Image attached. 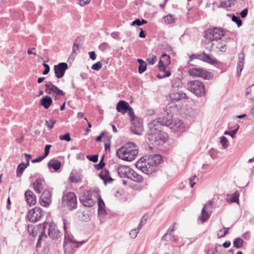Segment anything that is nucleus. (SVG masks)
Returning <instances> with one entry per match:
<instances>
[{
  "label": "nucleus",
  "mask_w": 254,
  "mask_h": 254,
  "mask_svg": "<svg viewBox=\"0 0 254 254\" xmlns=\"http://www.w3.org/2000/svg\"><path fill=\"white\" fill-rule=\"evenodd\" d=\"M37 230L39 232L37 246H40L42 240L46 238L47 235L52 239H56L60 236V231L56 224L53 222L41 224L35 229L36 231Z\"/></svg>",
  "instance_id": "obj_1"
},
{
  "label": "nucleus",
  "mask_w": 254,
  "mask_h": 254,
  "mask_svg": "<svg viewBox=\"0 0 254 254\" xmlns=\"http://www.w3.org/2000/svg\"><path fill=\"white\" fill-rule=\"evenodd\" d=\"M148 127L150 130L148 139L151 143L155 145H159L165 142L168 136L166 132L161 130V127H157L155 124L150 123Z\"/></svg>",
  "instance_id": "obj_2"
},
{
  "label": "nucleus",
  "mask_w": 254,
  "mask_h": 254,
  "mask_svg": "<svg viewBox=\"0 0 254 254\" xmlns=\"http://www.w3.org/2000/svg\"><path fill=\"white\" fill-rule=\"evenodd\" d=\"M138 153L137 147L134 143H128L116 151L117 156L127 161L134 160Z\"/></svg>",
  "instance_id": "obj_3"
},
{
  "label": "nucleus",
  "mask_w": 254,
  "mask_h": 254,
  "mask_svg": "<svg viewBox=\"0 0 254 254\" xmlns=\"http://www.w3.org/2000/svg\"><path fill=\"white\" fill-rule=\"evenodd\" d=\"M145 157L147 158V163L150 165L149 168L146 169L145 166L146 163H141L140 161H137L135 166L144 173L151 174L155 171L156 167L160 164L162 157L159 154L150 155Z\"/></svg>",
  "instance_id": "obj_4"
},
{
  "label": "nucleus",
  "mask_w": 254,
  "mask_h": 254,
  "mask_svg": "<svg viewBox=\"0 0 254 254\" xmlns=\"http://www.w3.org/2000/svg\"><path fill=\"white\" fill-rule=\"evenodd\" d=\"M64 228L65 231L64 249L65 252L71 253L72 251L76 248H78L79 246L85 243L84 241H77L74 239L72 236L69 235L67 231V221L65 219H63Z\"/></svg>",
  "instance_id": "obj_5"
},
{
  "label": "nucleus",
  "mask_w": 254,
  "mask_h": 254,
  "mask_svg": "<svg viewBox=\"0 0 254 254\" xmlns=\"http://www.w3.org/2000/svg\"><path fill=\"white\" fill-rule=\"evenodd\" d=\"M187 88L197 97L204 96L205 94V85L199 80L189 81L187 84Z\"/></svg>",
  "instance_id": "obj_6"
},
{
  "label": "nucleus",
  "mask_w": 254,
  "mask_h": 254,
  "mask_svg": "<svg viewBox=\"0 0 254 254\" xmlns=\"http://www.w3.org/2000/svg\"><path fill=\"white\" fill-rule=\"evenodd\" d=\"M224 35L225 32L222 28L215 27L206 30L204 37L210 41H214L220 39Z\"/></svg>",
  "instance_id": "obj_7"
},
{
  "label": "nucleus",
  "mask_w": 254,
  "mask_h": 254,
  "mask_svg": "<svg viewBox=\"0 0 254 254\" xmlns=\"http://www.w3.org/2000/svg\"><path fill=\"white\" fill-rule=\"evenodd\" d=\"M97 194H98V192L95 191H86L80 195L79 197L80 201L83 205L87 207H92L95 202L92 197L93 196L97 197Z\"/></svg>",
  "instance_id": "obj_8"
},
{
  "label": "nucleus",
  "mask_w": 254,
  "mask_h": 254,
  "mask_svg": "<svg viewBox=\"0 0 254 254\" xmlns=\"http://www.w3.org/2000/svg\"><path fill=\"white\" fill-rule=\"evenodd\" d=\"M63 203L68 209L75 208L77 205V198L73 192H68L63 196Z\"/></svg>",
  "instance_id": "obj_9"
},
{
  "label": "nucleus",
  "mask_w": 254,
  "mask_h": 254,
  "mask_svg": "<svg viewBox=\"0 0 254 254\" xmlns=\"http://www.w3.org/2000/svg\"><path fill=\"white\" fill-rule=\"evenodd\" d=\"M45 91L47 94L53 95L55 100H58L60 97L64 96L65 94L63 90L60 89L51 81H49L45 84Z\"/></svg>",
  "instance_id": "obj_10"
},
{
  "label": "nucleus",
  "mask_w": 254,
  "mask_h": 254,
  "mask_svg": "<svg viewBox=\"0 0 254 254\" xmlns=\"http://www.w3.org/2000/svg\"><path fill=\"white\" fill-rule=\"evenodd\" d=\"M189 73L191 76L202 77L205 79H210L211 77L210 73L201 68H190L189 71Z\"/></svg>",
  "instance_id": "obj_11"
},
{
  "label": "nucleus",
  "mask_w": 254,
  "mask_h": 254,
  "mask_svg": "<svg viewBox=\"0 0 254 254\" xmlns=\"http://www.w3.org/2000/svg\"><path fill=\"white\" fill-rule=\"evenodd\" d=\"M43 215V212L41 208L35 207L29 210L27 218L30 221L32 222L39 220Z\"/></svg>",
  "instance_id": "obj_12"
},
{
  "label": "nucleus",
  "mask_w": 254,
  "mask_h": 254,
  "mask_svg": "<svg viewBox=\"0 0 254 254\" xmlns=\"http://www.w3.org/2000/svg\"><path fill=\"white\" fill-rule=\"evenodd\" d=\"M172 119V115L167 113L164 117L153 120L150 123L154 124L157 127L161 128L162 126H170L173 122Z\"/></svg>",
  "instance_id": "obj_13"
},
{
  "label": "nucleus",
  "mask_w": 254,
  "mask_h": 254,
  "mask_svg": "<svg viewBox=\"0 0 254 254\" xmlns=\"http://www.w3.org/2000/svg\"><path fill=\"white\" fill-rule=\"evenodd\" d=\"M131 121L130 129L132 132L136 134H140L143 131L142 122L139 118H133Z\"/></svg>",
  "instance_id": "obj_14"
},
{
  "label": "nucleus",
  "mask_w": 254,
  "mask_h": 254,
  "mask_svg": "<svg viewBox=\"0 0 254 254\" xmlns=\"http://www.w3.org/2000/svg\"><path fill=\"white\" fill-rule=\"evenodd\" d=\"M190 58V61L192 60L193 59H197L209 64H215L216 63V59L215 58L211 55L206 54L204 52L198 54L197 56L192 55Z\"/></svg>",
  "instance_id": "obj_15"
},
{
  "label": "nucleus",
  "mask_w": 254,
  "mask_h": 254,
  "mask_svg": "<svg viewBox=\"0 0 254 254\" xmlns=\"http://www.w3.org/2000/svg\"><path fill=\"white\" fill-rule=\"evenodd\" d=\"M68 68L67 64L65 63H60L54 67L55 76L58 78H61L64 75L66 70Z\"/></svg>",
  "instance_id": "obj_16"
},
{
  "label": "nucleus",
  "mask_w": 254,
  "mask_h": 254,
  "mask_svg": "<svg viewBox=\"0 0 254 254\" xmlns=\"http://www.w3.org/2000/svg\"><path fill=\"white\" fill-rule=\"evenodd\" d=\"M170 126L171 129L174 132L181 133L184 132L186 127L183 122L179 119H175L172 122Z\"/></svg>",
  "instance_id": "obj_17"
},
{
  "label": "nucleus",
  "mask_w": 254,
  "mask_h": 254,
  "mask_svg": "<svg viewBox=\"0 0 254 254\" xmlns=\"http://www.w3.org/2000/svg\"><path fill=\"white\" fill-rule=\"evenodd\" d=\"M41 204L45 207L48 206L51 203V194L48 190L43 191L41 195Z\"/></svg>",
  "instance_id": "obj_18"
},
{
  "label": "nucleus",
  "mask_w": 254,
  "mask_h": 254,
  "mask_svg": "<svg viewBox=\"0 0 254 254\" xmlns=\"http://www.w3.org/2000/svg\"><path fill=\"white\" fill-rule=\"evenodd\" d=\"M25 198L27 204L30 205H34L36 203V197L31 190H27L25 191Z\"/></svg>",
  "instance_id": "obj_19"
},
{
  "label": "nucleus",
  "mask_w": 254,
  "mask_h": 254,
  "mask_svg": "<svg viewBox=\"0 0 254 254\" xmlns=\"http://www.w3.org/2000/svg\"><path fill=\"white\" fill-rule=\"evenodd\" d=\"M212 203L210 201L208 202V203H206L204 205L201 210V215L199 217L200 220L202 222V223H204L209 218L210 214L208 212L206 211V209H207L208 207H210Z\"/></svg>",
  "instance_id": "obj_20"
},
{
  "label": "nucleus",
  "mask_w": 254,
  "mask_h": 254,
  "mask_svg": "<svg viewBox=\"0 0 254 254\" xmlns=\"http://www.w3.org/2000/svg\"><path fill=\"white\" fill-rule=\"evenodd\" d=\"M131 170V169L127 166L121 165L118 168V173L120 177L128 178Z\"/></svg>",
  "instance_id": "obj_21"
},
{
  "label": "nucleus",
  "mask_w": 254,
  "mask_h": 254,
  "mask_svg": "<svg viewBox=\"0 0 254 254\" xmlns=\"http://www.w3.org/2000/svg\"><path fill=\"white\" fill-rule=\"evenodd\" d=\"M128 104L125 101H120L116 106L117 110L118 112L125 114L127 111V109L129 107Z\"/></svg>",
  "instance_id": "obj_22"
},
{
  "label": "nucleus",
  "mask_w": 254,
  "mask_h": 254,
  "mask_svg": "<svg viewBox=\"0 0 254 254\" xmlns=\"http://www.w3.org/2000/svg\"><path fill=\"white\" fill-rule=\"evenodd\" d=\"M45 181L43 180H37L33 184V186L35 191L38 193H41L44 190Z\"/></svg>",
  "instance_id": "obj_23"
},
{
  "label": "nucleus",
  "mask_w": 254,
  "mask_h": 254,
  "mask_svg": "<svg viewBox=\"0 0 254 254\" xmlns=\"http://www.w3.org/2000/svg\"><path fill=\"white\" fill-rule=\"evenodd\" d=\"M158 68L160 71H163L164 73L163 74H158L157 77L159 79H162L163 78H165L167 77H169L171 75V72L169 71L165 70V66L163 63L162 60H160L158 63Z\"/></svg>",
  "instance_id": "obj_24"
},
{
  "label": "nucleus",
  "mask_w": 254,
  "mask_h": 254,
  "mask_svg": "<svg viewBox=\"0 0 254 254\" xmlns=\"http://www.w3.org/2000/svg\"><path fill=\"white\" fill-rule=\"evenodd\" d=\"M128 179H129L137 183H141L143 181V177L132 169L130 172V173L129 174Z\"/></svg>",
  "instance_id": "obj_25"
},
{
  "label": "nucleus",
  "mask_w": 254,
  "mask_h": 254,
  "mask_svg": "<svg viewBox=\"0 0 254 254\" xmlns=\"http://www.w3.org/2000/svg\"><path fill=\"white\" fill-rule=\"evenodd\" d=\"M97 202L98 205V214L105 215L106 214V210L105 209V203L99 194H97Z\"/></svg>",
  "instance_id": "obj_26"
},
{
  "label": "nucleus",
  "mask_w": 254,
  "mask_h": 254,
  "mask_svg": "<svg viewBox=\"0 0 254 254\" xmlns=\"http://www.w3.org/2000/svg\"><path fill=\"white\" fill-rule=\"evenodd\" d=\"M61 162L55 159L50 160L48 163V166L49 168H53L55 171H57L61 167Z\"/></svg>",
  "instance_id": "obj_27"
},
{
  "label": "nucleus",
  "mask_w": 254,
  "mask_h": 254,
  "mask_svg": "<svg viewBox=\"0 0 254 254\" xmlns=\"http://www.w3.org/2000/svg\"><path fill=\"white\" fill-rule=\"evenodd\" d=\"M100 178L103 180L105 183H110L113 181V179L110 176V173L107 170H103L99 174Z\"/></svg>",
  "instance_id": "obj_28"
},
{
  "label": "nucleus",
  "mask_w": 254,
  "mask_h": 254,
  "mask_svg": "<svg viewBox=\"0 0 254 254\" xmlns=\"http://www.w3.org/2000/svg\"><path fill=\"white\" fill-rule=\"evenodd\" d=\"M186 97V93L182 91L174 93L171 95V99L172 102H176L185 98Z\"/></svg>",
  "instance_id": "obj_29"
},
{
  "label": "nucleus",
  "mask_w": 254,
  "mask_h": 254,
  "mask_svg": "<svg viewBox=\"0 0 254 254\" xmlns=\"http://www.w3.org/2000/svg\"><path fill=\"white\" fill-rule=\"evenodd\" d=\"M29 161L27 160L26 163L21 162L17 166L16 169V176L20 177L23 174L25 169L29 166Z\"/></svg>",
  "instance_id": "obj_30"
},
{
  "label": "nucleus",
  "mask_w": 254,
  "mask_h": 254,
  "mask_svg": "<svg viewBox=\"0 0 254 254\" xmlns=\"http://www.w3.org/2000/svg\"><path fill=\"white\" fill-rule=\"evenodd\" d=\"M52 99L49 96L43 97L40 100V104L43 106L45 109H48L52 103Z\"/></svg>",
  "instance_id": "obj_31"
},
{
  "label": "nucleus",
  "mask_w": 254,
  "mask_h": 254,
  "mask_svg": "<svg viewBox=\"0 0 254 254\" xmlns=\"http://www.w3.org/2000/svg\"><path fill=\"white\" fill-rule=\"evenodd\" d=\"M246 96L250 100L254 99V84H252L247 88Z\"/></svg>",
  "instance_id": "obj_32"
},
{
  "label": "nucleus",
  "mask_w": 254,
  "mask_h": 254,
  "mask_svg": "<svg viewBox=\"0 0 254 254\" xmlns=\"http://www.w3.org/2000/svg\"><path fill=\"white\" fill-rule=\"evenodd\" d=\"M69 180L72 183H78L81 182V177L79 175H75L73 173L70 174Z\"/></svg>",
  "instance_id": "obj_33"
},
{
  "label": "nucleus",
  "mask_w": 254,
  "mask_h": 254,
  "mask_svg": "<svg viewBox=\"0 0 254 254\" xmlns=\"http://www.w3.org/2000/svg\"><path fill=\"white\" fill-rule=\"evenodd\" d=\"M239 193L237 191H236L234 193L231 195L227 194V196H229L227 199L231 202H239Z\"/></svg>",
  "instance_id": "obj_34"
},
{
  "label": "nucleus",
  "mask_w": 254,
  "mask_h": 254,
  "mask_svg": "<svg viewBox=\"0 0 254 254\" xmlns=\"http://www.w3.org/2000/svg\"><path fill=\"white\" fill-rule=\"evenodd\" d=\"M243 243L244 241L241 238H237L235 239L234 241V247L237 249H240L241 247H242Z\"/></svg>",
  "instance_id": "obj_35"
},
{
  "label": "nucleus",
  "mask_w": 254,
  "mask_h": 254,
  "mask_svg": "<svg viewBox=\"0 0 254 254\" xmlns=\"http://www.w3.org/2000/svg\"><path fill=\"white\" fill-rule=\"evenodd\" d=\"M157 61V57L153 54H150L147 60L149 64L152 65L155 64Z\"/></svg>",
  "instance_id": "obj_36"
},
{
  "label": "nucleus",
  "mask_w": 254,
  "mask_h": 254,
  "mask_svg": "<svg viewBox=\"0 0 254 254\" xmlns=\"http://www.w3.org/2000/svg\"><path fill=\"white\" fill-rule=\"evenodd\" d=\"M164 20L165 22L170 24L174 22L175 18L173 15L171 14H168L164 17Z\"/></svg>",
  "instance_id": "obj_37"
},
{
  "label": "nucleus",
  "mask_w": 254,
  "mask_h": 254,
  "mask_svg": "<svg viewBox=\"0 0 254 254\" xmlns=\"http://www.w3.org/2000/svg\"><path fill=\"white\" fill-rule=\"evenodd\" d=\"M216 48L219 51L224 52H225L227 49V46L222 42H219L216 46Z\"/></svg>",
  "instance_id": "obj_38"
},
{
  "label": "nucleus",
  "mask_w": 254,
  "mask_h": 254,
  "mask_svg": "<svg viewBox=\"0 0 254 254\" xmlns=\"http://www.w3.org/2000/svg\"><path fill=\"white\" fill-rule=\"evenodd\" d=\"M220 143L224 149H226L228 147V141L227 138L225 136H222L220 138Z\"/></svg>",
  "instance_id": "obj_39"
},
{
  "label": "nucleus",
  "mask_w": 254,
  "mask_h": 254,
  "mask_svg": "<svg viewBox=\"0 0 254 254\" xmlns=\"http://www.w3.org/2000/svg\"><path fill=\"white\" fill-rule=\"evenodd\" d=\"M232 0H223L220 2V5L222 7L227 8L230 7L232 4Z\"/></svg>",
  "instance_id": "obj_40"
},
{
  "label": "nucleus",
  "mask_w": 254,
  "mask_h": 254,
  "mask_svg": "<svg viewBox=\"0 0 254 254\" xmlns=\"http://www.w3.org/2000/svg\"><path fill=\"white\" fill-rule=\"evenodd\" d=\"M223 229H225V231H224L223 234H221V232L223 231L222 229L218 231V233H217V237L219 238H221L224 237L226 235H227L228 234V233H229V228L224 227Z\"/></svg>",
  "instance_id": "obj_41"
},
{
  "label": "nucleus",
  "mask_w": 254,
  "mask_h": 254,
  "mask_svg": "<svg viewBox=\"0 0 254 254\" xmlns=\"http://www.w3.org/2000/svg\"><path fill=\"white\" fill-rule=\"evenodd\" d=\"M56 123L55 120H49L45 121V125L50 129L54 127L55 124Z\"/></svg>",
  "instance_id": "obj_42"
},
{
  "label": "nucleus",
  "mask_w": 254,
  "mask_h": 254,
  "mask_svg": "<svg viewBox=\"0 0 254 254\" xmlns=\"http://www.w3.org/2000/svg\"><path fill=\"white\" fill-rule=\"evenodd\" d=\"M232 20L236 23L238 27H240L242 24V20L238 16H236L235 15H233L232 17Z\"/></svg>",
  "instance_id": "obj_43"
},
{
  "label": "nucleus",
  "mask_w": 254,
  "mask_h": 254,
  "mask_svg": "<svg viewBox=\"0 0 254 254\" xmlns=\"http://www.w3.org/2000/svg\"><path fill=\"white\" fill-rule=\"evenodd\" d=\"M99 48L101 51L104 52L109 49L110 46L107 43L103 42L99 46Z\"/></svg>",
  "instance_id": "obj_44"
},
{
  "label": "nucleus",
  "mask_w": 254,
  "mask_h": 254,
  "mask_svg": "<svg viewBox=\"0 0 254 254\" xmlns=\"http://www.w3.org/2000/svg\"><path fill=\"white\" fill-rule=\"evenodd\" d=\"M239 126H238L237 128L235 129H234L231 131H225L224 132V134L225 135H230L232 138H234L235 137V134L237 133V132L238 131V129H239Z\"/></svg>",
  "instance_id": "obj_45"
},
{
  "label": "nucleus",
  "mask_w": 254,
  "mask_h": 254,
  "mask_svg": "<svg viewBox=\"0 0 254 254\" xmlns=\"http://www.w3.org/2000/svg\"><path fill=\"white\" fill-rule=\"evenodd\" d=\"M59 138L61 140H66V141H70L71 140V138L70 136L69 133H66L65 134L63 135H60Z\"/></svg>",
  "instance_id": "obj_46"
},
{
  "label": "nucleus",
  "mask_w": 254,
  "mask_h": 254,
  "mask_svg": "<svg viewBox=\"0 0 254 254\" xmlns=\"http://www.w3.org/2000/svg\"><path fill=\"white\" fill-rule=\"evenodd\" d=\"M102 64L98 62L93 64L91 66V68L94 70H99L102 68Z\"/></svg>",
  "instance_id": "obj_47"
},
{
  "label": "nucleus",
  "mask_w": 254,
  "mask_h": 254,
  "mask_svg": "<svg viewBox=\"0 0 254 254\" xmlns=\"http://www.w3.org/2000/svg\"><path fill=\"white\" fill-rule=\"evenodd\" d=\"M244 63L238 62L237 63V75L240 76L243 69Z\"/></svg>",
  "instance_id": "obj_48"
},
{
  "label": "nucleus",
  "mask_w": 254,
  "mask_h": 254,
  "mask_svg": "<svg viewBox=\"0 0 254 254\" xmlns=\"http://www.w3.org/2000/svg\"><path fill=\"white\" fill-rule=\"evenodd\" d=\"M128 115L130 118V121L133 118H138V117H135L134 115V112L133 109L131 107L129 106L128 109H127V111Z\"/></svg>",
  "instance_id": "obj_49"
},
{
  "label": "nucleus",
  "mask_w": 254,
  "mask_h": 254,
  "mask_svg": "<svg viewBox=\"0 0 254 254\" xmlns=\"http://www.w3.org/2000/svg\"><path fill=\"white\" fill-rule=\"evenodd\" d=\"M105 165V163L103 162V157H102V159L100 160V162L98 164L94 165V167L97 170L101 169Z\"/></svg>",
  "instance_id": "obj_50"
},
{
  "label": "nucleus",
  "mask_w": 254,
  "mask_h": 254,
  "mask_svg": "<svg viewBox=\"0 0 254 254\" xmlns=\"http://www.w3.org/2000/svg\"><path fill=\"white\" fill-rule=\"evenodd\" d=\"M138 230L134 229L130 231V232H129V235L132 238L134 239L137 237V235L138 234Z\"/></svg>",
  "instance_id": "obj_51"
},
{
  "label": "nucleus",
  "mask_w": 254,
  "mask_h": 254,
  "mask_svg": "<svg viewBox=\"0 0 254 254\" xmlns=\"http://www.w3.org/2000/svg\"><path fill=\"white\" fill-rule=\"evenodd\" d=\"M146 69V64L143 63V64H141L139 65L138 66V72L139 73H142L144 71H145Z\"/></svg>",
  "instance_id": "obj_52"
},
{
  "label": "nucleus",
  "mask_w": 254,
  "mask_h": 254,
  "mask_svg": "<svg viewBox=\"0 0 254 254\" xmlns=\"http://www.w3.org/2000/svg\"><path fill=\"white\" fill-rule=\"evenodd\" d=\"M198 179L196 176H194L190 179V184L191 188H192L193 186L196 184V181H197Z\"/></svg>",
  "instance_id": "obj_53"
},
{
  "label": "nucleus",
  "mask_w": 254,
  "mask_h": 254,
  "mask_svg": "<svg viewBox=\"0 0 254 254\" xmlns=\"http://www.w3.org/2000/svg\"><path fill=\"white\" fill-rule=\"evenodd\" d=\"M52 145L50 144H47L45 147V153L43 155L44 158H46L50 152V149Z\"/></svg>",
  "instance_id": "obj_54"
},
{
  "label": "nucleus",
  "mask_w": 254,
  "mask_h": 254,
  "mask_svg": "<svg viewBox=\"0 0 254 254\" xmlns=\"http://www.w3.org/2000/svg\"><path fill=\"white\" fill-rule=\"evenodd\" d=\"M245 56L244 54V51L242 50L240 53L238 55V62L242 63H244Z\"/></svg>",
  "instance_id": "obj_55"
},
{
  "label": "nucleus",
  "mask_w": 254,
  "mask_h": 254,
  "mask_svg": "<svg viewBox=\"0 0 254 254\" xmlns=\"http://www.w3.org/2000/svg\"><path fill=\"white\" fill-rule=\"evenodd\" d=\"M98 155H94L92 156H87V158L93 162H96L98 161Z\"/></svg>",
  "instance_id": "obj_56"
},
{
  "label": "nucleus",
  "mask_w": 254,
  "mask_h": 254,
  "mask_svg": "<svg viewBox=\"0 0 254 254\" xmlns=\"http://www.w3.org/2000/svg\"><path fill=\"white\" fill-rule=\"evenodd\" d=\"M161 58H162L163 59L166 60V62H167L166 64H169L171 63L170 57V56H169L167 55V54H163L162 55Z\"/></svg>",
  "instance_id": "obj_57"
},
{
  "label": "nucleus",
  "mask_w": 254,
  "mask_h": 254,
  "mask_svg": "<svg viewBox=\"0 0 254 254\" xmlns=\"http://www.w3.org/2000/svg\"><path fill=\"white\" fill-rule=\"evenodd\" d=\"M43 65L45 67V70L43 71V74L44 75L47 74L50 71V66L48 64L46 63H44Z\"/></svg>",
  "instance_id": "obj_58"
},
{
  "label": "nucleus",
  "mask_w": 254,
  "mask_h": 254,
  "mask_svg": "<svg viewBox=\"0 0 254 254\" xmlns=\"http://www.w3.org/2000/svg\"><path fill=\"white\" fill-rule=\"evenodd\" d=\"M44 158H45L43 157V155H41V156H39L38 157H37L36 159H32L31 160V162L33 163H37V162H39L41 161L42 160H43Z\"/></svg>",
  "instance_id": "obj_59"
},
{
  "label": "nucleus",
  "mask_w": 254,
  "mask_h": 254,
  "mask_svg": "<svg viewBox=\"0 0 254 254\" xmlns=\"http://www.w3.org/2000/svg\"><path fill=\"white\" fill-rule=\"evenodd\" d=\"M137 161H140L141 163H146L145 166H146V169L149 168V165L147 163V158L145 157H143L139 159Z\"/></svg>",
  "instance_id": "obj_60"
},
{
  "label": "nucleus",
  "mask_w": 254,
  "mask_h": 254,
  "mask_svg": "<svg viewBox=\"0 0 254 254\" xmlns=\"http://www.w3.org/2000/svg\"><path fill=\"white\" fill-rule=\"evenodd\" d=\"M79 50V47L78 45H77L75 42L73 44V46L72 48V52L74 53H76Z\"/></svg>",
  "instance_id": "obj_61"
},
{
  "label": "nucleus",
  "mask_w": 254,
  "mask_h": 254,
  "mask_svg": "<svg viewBox=\"0 0 254 254\" xmlns=\"http://www.w3.org/2000/svg\"><path fill=\"white\" fill-rule=\"evenodd\" d=\"M248 9L245 8L242 10L240 13V15L242 18H245L248 14Z\"/></svg>",
  "instance_id": "obj_62"
},
{
  "label": "nucleus",
  "mask_w": 254,
  "mask_h": 254,
  "mask_svg": "<svg viewBox=\"0 0 254 254\" xmlns=\"http://www.w3.org/2000/svg\"><path fill=\"white\" fill-rule=\"evenodd\" d=\"M138 25V26L141 25V20L140 19H136L135 20H134L131 23V25L133 26V25Z\"/></svg>",
  "instance_id": "obj_63"
},
{
  "label": "nucleus",
  "mask_w": 254,
  "mask_h": 254,
  "mask_svg": "<svg viewBox=\"0 0 254 254\" xmlns=\"http://www.w3.org/2000/svg\"><path fill=\"white\" fill-rule=\"evenodd\" d=\"M90 58L92 60H95L96 58L95 53L94 51H91L89 53Z\"/></svg>",
  "instance_id": "obj_64"
}]
</instances>
